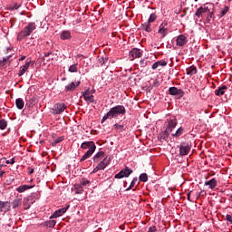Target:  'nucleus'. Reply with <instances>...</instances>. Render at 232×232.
Segmentation results:
<instances>
[{
    "mask_svg": "<svg viewBox=\"0 0 232 232\" xmlns=\"http://www.w3.org/2000/svg\"><path fill=\"white\" fill-rule=\"evenodd\" d=\"M225 220H227V222H229V224H232V216L227 214L225 218Z\"/></svg>",
    "mask_w": 232,
    "mask_h": 232,
    "instance_id": "obj_47",
    "label": "nucleus"
},
{
    "mask_svg": "<svg viewBox=\"0 0 232 232\" xmlns=\"http://www.w3.org/2000/svg\"><path fill=\"white\" fill-rule=\"evenodd\" d=\"M55 224H57V221L55 220H49L46 222L47 227H55Z\"/></svg>",
    "mask_w": 232,
    "mask_h": 232,
    "instance_id": "obj_38",
    "label": "nucleus"
},
{
    "mask_svg": "<svg viewBox=\"0 0 232 232\" xmlns=\"http://www.w3.org/2000/svg\"><path fill=\"white\" fill-rule=\"evenodd\" d=\"M64 110H66V104H64L63 102H58L53 106V113L54 115H61V113H63V111H64Z\"/></svg>",
    "mask_w": 232,
    "mask_h": 232,
    "instance_id": "obj_9",
    "label": "nucleus"
},
{
    "mask_svg": "<svg viewBox=\"0 0 232 232\" xmlns=\"http://www.w3.org/2000/svg\"><path fill=\"white\" fill-rule=\"evenodd\" d=\"M156 20H157V14L152 13V14L150 15V18H149L148 23H149V24L155 23Z\"/></svg>",
    "mask_w": 232,
    "mask_h": 232,
    "instance_id": "obj_34",
    "label": "nucleus"
},
{
    "mask_svg": "<svg viewBox=\"0 0 232 232\" xmlns=\"http://www.w3.org/2000/svg\"><path fill=\"white\" fill-rule=\"evenodd\" d=\"M126 115V107L124 105H116L109 110V111L102 117V123L111 119H117V117H122Z\"/></svg>",
    "mask_w": 232,
    "mask_h": 232,
    "instance_id": "obj_1",
    "label": "nucleus"
},
{
    "mask_svg": "<svg viewBox=\"0 0 232 232\" xmlns=\"http://www.w3.org/2000/svg\"><path fill=\"white\" fill-rule=\"evenodd\" d=\"M21 5L14 4L13 7H9V10H19Z\"/></svg>",
    "mask_w": 232,
    "mask_h": 232,
    "instance_id": "obj_48",
    "label": "nucleus"
},
{
    "mask_svg": "<svg viewBox=\"0 0 232 232\" xmlns=\"http://www.w3.org/2000/svg\"><path fill=\"white\" fill-rule=\"evenodd\" d=\"M225 90H227V86L222 85L221 87H218L215 91V95H217L218 97L224 95V93H226Z\"/></svg>",
    "mask_w": 232,
    "mask_h": 232,
    "instance_id": "obj_18",
    "label": "nucleus"
},
{
    "mask_svg": "<svg viewBox=\"0 0 232 232\" xmlns=\"http://www.w3.org/2000/svg\"><path fill=\"white\" fill-rule=\"evenodd\" d=\"M218 181L216 179H212L205 182V186H208L209 189H215L217 188Z\"/></svg>",
    "mask_w": 232,
    "mask_h": 232,
    "instance_id": "obj_19",
    "label": "nucleus"
},
{
    "mask_svg": "<svg viewBox=\"0 0 232 232\" xmlns=\"http://www.w3.org/2000/svg\"><path fill=\"white\" fill-rule=\"evenodd\" d=\"M6 204H8V202H3L0 200V213H3V208L5 206H6Z\"/></svg>",
    "mask_w": 232,
    "mask_h": 232,
    "instance_id": "obj_45",
    "label": "nucleus"
},
{
    "mask_svg": "<svg viewBox=\"0 0 232 232\" xmlns=\"http://www.w3.org/2000/svg\"><path fill=\"white\" fill-rule=\"evenodd\" d=\"M214 17H215V13L209 11V13L207 16V22L208 23H212Z\"/></svg>",
    "mask_w": 232,
    "mask_h": 232,
    "instance_id": "obj_33",
    "label": "nucleus"
},
{
    "mask_svg": "<svg viewBox=\"0 0 232 232\" xmlns=\"http://www.w3.org/2000/svg\"><path fill=\"white\" fill-rule=\"evenodd\" d=\"M52 55V52H48L44 53V57H50Z\"/></svg>",
    "mask_w": 232,
    "mask_h": 232,
    "instance_id": "obj_55",
    "label": "nucleus"
},
{
    "mask_svg": "<svg viewBox=\"0 0 232 232\" xmlns=\"http://www.w3.org/2000/svg\"><path fill=\"white\" fill-rule=\"evenodd\" d=\"M131 173H133V169H130V167H125L114 176V179H124V177L128 178Z\"/></svg>",
    "mask_w": 232,
    "mask_h": 232,
    "instance_id": "obj_4",
    "label": "nucleus"
},
{
    "mask_svg": "<svg viewBox=\"0 0 232 232\" xmlns=\"http://www.w3.org/2000/svg\"><path fill=\"white\" fill-rule=\"evenodd\" d=\"M32 188H34V186L22 185V186L16 188V191H18V193H24V191H26L27 189H32Z\"/></svg>",
    "mask_w": 232,
    "mask_h": 232,
    "instance_id": "obj_24",
    "label": "nucleus"
},
{
    "mask_svg": "<svg viewBox=\"0 0 232 232\" xmlns=\"http://www.w3.org/2000/svg\"><path fill=\"white\" fill-rule=\"evenodd\" d=\"M102 64H104V63H106V60H104V58H102V60L101 61Z\"/></svg>",
    "mask_w": 232,
    "mask_h": 232,
    "instance_id": "obj_59",
    "label": "nucleus"
},
{
    "mask_svg": "<svg viewBox=\"0 0 232 232\" xmlns=\"http://www.w3.org/2000/svg\"><path fill=\"white\" fill-rule=\"evenodd\" d=\"M177 46H186L188 44V37L184 34H179L176 39Z\"/></svg>",
    "mask_w": 232,
    "mask_h": 232,
    "instance_id": "obj_11",
    "label": "nucleus"
},
{
    "mask_svg": "<svg viewBox=\"0 0 232 232\" xmlns=\"http://www.w3.org/2000/svg\"><path fill=\"white\" fill-rule=\"evenodd\" d=\"M160 66V62H156L152 64V70H157Z\"/></svg>",
    "mask_w": 232,
    "mask_h": 232,
    "instance_id": "obj_46",
    "label": "nucleus"
},
{
    "mask_svg": "<svg viewBox=\"0 0 232 232\" xmlns=\"http://www.w3.org/2000/svg\"><path fill=\"white\" fill-rule=\"evenodd\" d=\"M200 194H201V195H204V191H201Z\"/></svg>",
    "mask_w": 232,
    "mask_h": 232,
    "instance_id": "obj_62",
    "label": "nucleus"
},
{
    "mask_svg": "<svg viewBox=\"0 0 232 232\" xmlns=\"http://www.w3.org/2000/svg\"><path fill=\"white\" fill-rule=\"evenodd\" d=\"M34 173V169L29 168V175H32Z\"/></svg>",
    "mask_w": 232,
    "mask_h": 232,
    "instance_id": "obj_56",
    "label": "nucleus"
},
{
    "mask_svg": "<svg viewBox=\"0 0 232 232\" xmlns=\"http://www.w3.org/2000/svg\"><path fill=\"white\" fill-rule=\"evenodd\" d=\"M35 101H36L35 97H33L32 99H30L29 100L30 106H34V104H35Z\"/></svg>",
    "mask_w": 232,
    "mask_h": 232,
    "instance_id": "obj_49",
    "label": "nucleus"
},
{
    "mask_svg": "<svg viewBox=\"0 0 232 232\" xmlns=\"http://www.w3.org/2000/svg\"><path fill=\"white\" fill-rule=\"evenodd\" d=\"M168 137H169V130L167 129L165 130L161 131L159 135L160 140H166L168 139Z\"/></svg>",
    "mask_w": 232,
    "mask_h": 232,
    "instance_id": "obj_23",
    "label": "nucleus"
},
{
    "mask_svg": "<svg viewBox=\"0 0 232 232\" xmlns=\"http://www.w3.org/2000/svg\"><path fill=\"white\" fill-rule=\"evenodd\" d=\"M69 72H71V73H75V72H77V64H72L69 67Z\"/></svg>",
    "mask_w": 232,
    "mask_h": 232,
    "instance_id": "obj_39",
    "label": "nucleus"
},
{
    "mask_svg": "<svg viewBox=\"0 0 232 232\" xmlns=\"http://www.w3.org/2000/svg\"><path fill=\"white\" fill-rule=\"evenodd\" d=\"M24 59H26V56H22L19 61H24Z\"/></svg>",
    "mask_w": 232,
    "mask_h": 232,
    "instance_id": "obj_57",
    "label": "nucleus"
},
{
    "mask_svg": "<svg viewBox=\"0 0 232 232\" xmlns=\"http://www.w3.org/2000/svg\"><path fill=\"white\" fill-rule=\"evenodd\" d=\"M158 34L161 35V37H166L168 35V24L167 22H163L160 24L159 27Z\"/></svg>",
    "mask_w": 232,
    "mask_h": 232,
    "instance_id": "obj_10",
    "label": "nucleus"
},
{
    "mask_svg": "<svg viewBox=\"0 0 232 232\" xmlns=\"http://www.w3.org/2000/svg\"><path fill=\"white\" fill-rule=\"evenodd\" d=\"M68 208H70V205H68L65 208H59L58 210H56L53 215H52L50 217V218H59V217H63V215H64V213H66V211H68Z\"/></svg>",
    "mask_w": 232,
    "mask_h": 232,
    "instance_id": "obj_12",
    "label": "nucleus"
},
{
    "mask_svg": "<svg viewBox=\"0 0 232 232\" xmlns=\"http://www.w3.org/2000/svg\"><path fill=\"white\" fill-rule=\"evenodd\" d=\"M82 150H88L84 155L81 158L80 162L86 160V159H90L93 153H95V150H97V146H95V142L93 141H84L81 144Z\"/></svg>",
    "mask_w": 232,
    "mask_h": 232,
    "instance_id": "obj_2",
    "label": "nucleus"
},
{
    "mask_svg": "<svg viewBox=\"0 0 232 232\" xmlns=\"http://www.w3.org/2000/svg\"><path fill=\"white\" fill-rule=\"evenodd\" d=\"M5 229H8L10 227V225H4Z\"/></svg>",
    "mask_w": 232,
    "mask_h": 232,
    "instance_id": "obj_58",
    "label": "nucleus"
},
{
    "mask_svg": "<svg viewBox=\"0 0 232 232\" xmlns=\"http://www.w3.org/2000/svg\"><path fill=\"white\" fill-rule=\"evenodd\" d=\"M189 151H191V144L189 143H181L179 146V155L181 157H184L186 155H188V153H189Z\"/></svg>",
    "mask_w": 232,
    "mask_h": 232,
    "instance_id": "obj_7",
    "label": "nucleus"
},
{
    "mask_svg": "<svg viewBox=\"0 0 232 232\" xmlns=\"http://www.w3.org/2000/svg\"><path fill=\"white\" fill-rule=\"evenodd\" d=\"M160 63V66H168V63L166 61H158Z\"/></svg>",
    "mask_w": 232,
    "mask_h": 232,
    "instance_id": "obj_51",
    "label": "nucleus"
},
{
    "mask_svg": "<svg viewBox=\"0 0 232 232\" xmlns=\"http://www.w3.org/2000/svg\"><path fill=\"white\" fill-rule=\"evenodd\" d=\"M200 194H201V195H204V191H201Z\"/></svg>",
    "mask_w": 232,
    "mask_h": 232,
    "instance_id": "obj_63",
    "label": "nucleus"
},
{
    "mask_svg": "<svg viewBox=\"0 0 232 232\" xmlns=\"http://www.w3.org/2000/svg\"><path fill=\"white\" fill-rule=\"evenodd\" d=\"M102 157H104V151H99L93 156L94 162H99Z\"/></svg>",
    "mask_w": 232,
    "mask_h": 232,
    "instance_id": "obj_27",
    "label": "nucleus"
},
{
    "mask_svg": "<svg viewBox=\"0 0 232 232\" xmlns=\"http://www.w3.org/2000/svg\"><path fill=\"white\" fill-rule=\"evenodd\" d=\"M63 140H64V136H61V137L53 140L52 145L53 146H57V144H59V142H63Z\"/></svg>",
    "mask_w": 232,
    "mask_h": 232,
    "instance_id": "obj_32",
    "label": "nucleus"
},
{
    "mask_svg": "<svg viewBox=\"0 0 232 232\" xmlns=\"http://www.w3.org/2000/svg\"><path fill=\"white\" fill-rule=\"evenodd\" d=\"M84 101H86V102H95V99H94L93 95L84 98Z\"/></svg>",
    "mask_w": 232,
    "mask_h": 232,
    "instance_id": "obj_42",
    "label": "nucleus"
},
{
    "mask_svg": "<svg viewBox=\"0 0 232 232\" xmlns=\"http://www.w3.org/2000/svg\"><path fill=\"white\" fill-rule=\"evenodd\" d=\"M83 99H86V97H91L92 96V92L90 89H87L84 92H83Z\"/></svg>",
    "mask_w": 232,
    "mask_h": 232,
    "instance_id": "obj_43",
    "label": "nucleus"
},
{
    "mask_svg": "<svg viewBox=\"0 0 232 232\" xmlns=\"http://www.w3.org/2000/svg\"><path fill=\"white\" fill-rule=\"evenodd\" d=\"M22 202H23L22 198L14 199L12 202L13 209H16V208H19V206H21Z\"/></svg>",
    "mask_w": 232,
    "mask_h": 232,
    "instance_id": "obj_26",
    "label": "nucleus"
},
{
    "mask_svg": "<svg viewBox=\"0 0 232 232\" xmlns=\"http://www.w3.org/2000/svg\"><path fill=\"white\" fill-rule=\"evenodd\" d=\"M6 164H15V158L11 159V160H6Z\"/></svg>",
    "mask_w": 232,
    "mask_h": 232,
    "instance_id": "obj_52",
    "label": "nucleus"
},
{
    "mask_svg": "<svg viewBox=\"0 0 232 232\" xmlns=\"http://www.w3.org/2000/svg\"><path fill=\"white\" fill-rule=\"evenodd\" d=\"M147 232H157V227L155 226L150 227Z\"/></svg>",
    "mask_w": 232,
    "mask_h": 232,
    "instance_id": "obj_50",
    "label": "nucleus"
},
{
    "mask_svg": "<svg viewBox=\"0 0 232 232\" xmlns=\"http://www.w3.org/2000/svg\"><path fill=\"white\" fill-rule=\"evenodd\" d=\"M74 188L76 190L77 195L82 194L83 189L81 183L74 185Z\"/></svg>",
    "mask_w": 232,
    "mask_h": 232,
    "instance_id": "obj_31",
    "label": "nucleus"
},
{
    "mask_svg": "<svg viewBox=\"0 0 232 232\" xmlns=\"http://www.w3.org/2000/svg\"><path fill=\"white\" fill-rule=\"evenodd\" d=\"M30 68V62L26 61L25 64L20 67V71L18 72V76L21 77L28 72V69Z\"/></svg>",
    "mask_w": 232,
    "mask_h": 232,
    "instance_id": "obj_16",
    "label": "nucleus"
},
{
    "mask_svg": "<svg viewBox=\"0 0 232 232\" xmlns=\"http://www.w3.org/2000/svg\"><path fill=\"white\" fill-rule=\"evenodd\" d=\"M92 93H95V90L94 89L91 90V95H92Z\"/></svg>",
    "mask_w": 232,
    "mask_h": 232,
    "instance_id": "obj_60",
    "label": "nucleus"
},
{
    "mask_svg": "<svg viewBox=\"0 0 232 232\" xmlns=\"http://www.w3.org/2000/svg\"><path fill=\"white\" fill-rule=\"evenodd\" d=\"M150 64H151V62L148 57L142 58L141 60H140V68H146V66H150Z\"/></svg>",
    "mask_w": 232,
    "mask_h": 232,
    "instance_id": "obj_20",
    "label": "nucleus"
},
{
    "mask_svg": "<svg viewBox=\"0 0 232 232\" xmlns=\"http://www.w3.org/2000/svg\"><path fill=\"white\" fill-rule=\"evenodd\" d=\"M80 184L83 188V186H88V184H90V180H88L86 179H82L80 181Z\"/></svg>",
    "mask_w": 232,
    "mask_h": 232,
    "instance_id": "obj_40",
    "label": "nucleus"
},
{
    "mask_svg": "<svg viewBox=\"0 0 232 232\" xmlns=\"http://www.w3.org/2000/svg\"><path fill=\"white\" fill-rule=\"evenodd\" d=\"M79 84H81V82H78L76 84L73 82H71L70 84L65 86V92H73V90H75V88H77Z\"/></svg>",
    "mask_w": 232,
    "mask_h": 232,
    "instance_id": "obj_21",
    "label": "nucleus"
},
{
    "mask_svg": "<svg viewBox=\"0 0 232 232\" xmlns=\"http://www.w3.org/2000/svg\"><path fill=\"white\" fill-rule=\"evenodd\" d=\"M197 73V67L190 66L188 69H187V75H196Z\"/></svg>",
    "mask_w": 232,
    "mask_h": 232,
    "instance_id": "obj_28",
    "label": "nucleus"
},
{
    "mask_svg": "<svg viewBox=\"0 0 232 232\" xmlns=\"http://www.w3.org/2000/svg\"><path fill=\"white\" fill-rule=\"evenodd\" d=\"M207 12H209V7L208 6H201L198 9H197L195 15L200 19L202 17L203 14H207Z\"/></svg>",
    "mask_w": 232,
    "mask_h": 232,
    "instance_id": "obj_15",
    "label": "nucleus"
},
{
    "mask_svg": "<svg viewBox=\"0 0 232 232\" xmlns=\"http://www.w3.org/2000/svg\"><path fill=\"white\" fill-rule=\"evenodd\" d=\"M140 182H148V174L142 173L140 175Z\"/></svg>",
    "mask_w": 232,
    "mask_h": 232,
    "instance_id": "obj_36",
    "label": "nucleus"
},
{
    "mask_svg": "<svg viewBox=\"0 0 232 232\" xmlns=\"http://www.w3.org/2000/svg\"><path fill=\"white\" fill-rule=\"evenodd\" d=\"M227 12H229V7L225 6V7L221 10V12H220V14H219V17H224V15H226V14H227Z\"/></svg>",
    "mask_w": 232,
    "mask_h": 232,
    "instance_id": "obj_37",
    "label": "nucleus"
},
{
    "mask_svg": "<svg viewBox=\"0 0 232 232\" xmlns=\"http://www.w3.org/2000/svg\"><path fill=\"white\" fill-rule=\"evenodd\" d=\"M15 105L18 110H23L24 108V101L21 98L15 100Z\"/></svg>",
    "mask_w": 232,
    "mask_h": 232,
    "instance_id": "obj_25",
    "label": "nucleus"
},
{
    "mask_svg": "<svg viewBox=\"0 0 232 232\" xmlns=\"http://www.w3.org/2000/svg\"><path fill=\"white\" fill-rule=\"evenodd\" d=\"M8 126V122L5 120L0 121V130H5Z\"/></svg>",
    "mask_w": 232,
    "mask_h": 232,
    "instance_id": "obj_35",
    "label": "nucleus"
},
{
    "mask_svg": "<svg viewBox=\"0 0 232 232\" xmlns=\"http://www.w3.org/2000/svg\"><path fill=\"white\" fill-rule=\"evenodd\" d=\"M137 182V178H134L132 179V181L130 182V185L128 188H126V191H130V189H131L134 186H135V183Z\"/></svg>",
    "mask_w": 232,
    "mask_h": 232,
    "instance_id": "obj_41",
    "label": "nucleus"
},
{
    "mask_svg": "<svg viewBox=\"0 0 232 232\" xmlns=\"http://www.w3.org/2000/svg\"><path fill=\"white\" fill-rule=\"evenodd\" d=\"M4 174H5V171H2L0 174V177H3Z\"/></svg>",
    "mask_w": 232,
    "mask_h": 232,
    "instance_id": "obj_61",
    "label": "nucleus"
},
{
    "mask_svg": "<svg viewBox=\"0 0 232 232\" xmlns=\"http://www.w3.org/2000/svg\"><path fill=\"white\" fill-rule=\"evenodd\" d=\"M200 194H201V195H204V191H201Z\"/></svg>",
    "mask_w": 232,
    "mask_h": 232,
    "instance_id": "obj_64",
    "label": "nucleus"
},
{
    "mask_svg": "<svg viewBox=\"0 0 232 232\" xmlns=\"http://www.w3.org/2000/svg\"><path fill=\"white\" fill-rule=\"evenodd\" d=\"M129 57L130 61H135V59L142 57V51H140L139 48H133L131 51H130Z\"/></svg>",
    "mask_w": 232,
    "mask_h": 232,
    "instance_id": "obj_8",
    "label": "nucleus"
},
{
    "mask_svg": "<svg viewBox=\"0 0 232 232\" xmlns=\"http://www.w3.org/2000/svg\"><path fill=\"white\" fill-rule=\"evenodd\" d=\"M191 193H192V191H189V192L187 194V199L188 200V202H191Z\"/></svg>",
    "mask_w": 232,
    "mask_h": 232,
    "instance_id": "obj_53",
    "label": "nucleus"
},
{
    "mask_svg": "<svg viewBox=\"0 0 232 232\" xmlns=\"http://www.w3.org/2000/svg\"><path fill=\"white\" fill-rule=\"evenodd\" d=\"M141 28H142V30H145V32H148V33L151 32V30H152L151 24H150L149 22L143 24L141 25Z\"/></svg>",
    "mask_w": 232,
    "mask_h": 232,
    "instance_id": "obj_30",
    "label": "nucleus"
},
{
    "mask_svg": "<svg viewBox=\"0 0 232 232\" xmlns=\"http://www.w3.org/2000/svg\"><path fill=\"white\" fill-rule=\"evenodd\" d=\"M114 129L115 130H124V125H121L119 123L114 124Z\"/></svg>",
    "mask_w": 232,
    "mask_h": 232,
    "instance_id": "obj_44",
    "label": "nucleus"
},
{
    "mask_svg": "<svg viewBox=\"0 0 232 232\" xmlns=\"http://www.w3.org/2000/svg\"><path fill=\"white\" fill-rule=\"evenodd\" d=\"M177 124H179V122L177 121V120L175 118L169 120L168 121V125H167V129L169 133H171V131H173V130H175V128H177Z\"/></svg>",
    "mask_w": 232,
    "mask_h": 232,
    "instance_id": "obj_13",
    "label": "nucleus"
},
{
    "mask_svg": "<svg viewBox=\"0 0 232 232\" xmlns=\"http://www.w3.org/2000/svg\"><path fill=\"white\" fill-rule=\"evenodd\" d=\"M111 161V159L105 157L102 161H101L97 167L100 169V170L105 169L106 166H108L110 164V162Z\"/></svg>",
    "mask_w": 232,
    "mask_h": 232,
    "instance_id": "obj_14",
    "label": "nucleus"
},
{
    "mask_svg": "<svg viewBox=\"0 0 232 232\" xmlns=\"http://www.w3.org/2000/svg\"><path fill=\"white\" fill-rule=\"evenodd\" d=\"M183 133H184V128L179 127V128L177 130L176 133H172L171 136H172V137H175V138H178V137H180V135H182Z\"/></svg>",
    "mask_w": 232,
    "mask_h": 232,
    "instance_id": "obj_29",
    "label": "nucleus"
},
{
    "mask_svg": "<svg viewBox=\"0 0 232 232\" xmlns=\"http://www.w3.org/2000/svg\"><path fill=\"white\" fill-rule=\"evenodd\" d=\"M60 37L63 41L72 39V33L70 31H63Z\"/></svg>",
    "mask_w": 232,
    "mask_h": 232,
    "instance_id": "obj_22",
    "label": "nucleus"
},
{
    "mask_svg": "<svg viewBox=\"0 0 232 232\" xmlns=\"http://www.w3.org/2000/svg\"><path fill=\"white\" fill-rule=\"evenodd\" d=\"M34 202H35V194H31L27 198H24L23 201L24 209H30V207Z\"/></svg>",
    "mask_w": 232,
    "mask_h": 232,
    "instance_id": "obj_5",
    "label": "nucleus"
},
{
    "mask_svg": "<svg viewBox=\"0 0 232 232\" xmlns=\"http://www.w3.org/2000/svg\"><path fill=\"white\" fill-rule=\"evenodd\" d=\"M97 171H101V169H99L98 166H96L93 170H92V173H97Z\"/></svg>",
    "mask_w": 232,
    "mask_h": 232,
    "instance_id": "obj_54",
    "label": "nucleus"
},
{
    "mask_svg": "<svg viewBox=\"0 0 232 232\" xmlns=\"http://www.w3.org/2000/svg\"><path fill=\"white\" fill-rule=\"evenodd\" d=\"M37 28L35 22L29 23L20 33L17 34V41H23L26 37L32 35V32Z\"/></svg>",
    "mask_w": 232,
    "mask_h": 232,
    "instance_id": "obj_3",
    "label": "nucleus"
},
{
    "mask_svg": "<svg viewBox=\"0 0 232 232\" xmlns=\"http://www.w3.org/2000/svg\"><path fill=\"white\" fill-rule=\"evenodd\" d=\"M10 57H12L11 55L3 58V60L0 61V70H3V68H6L7 63L8 64H10Z\"/></svg>",
    "mask_w": 232,
    "mask_h": 232,
    "instance_id": "obj_17",
    "label": "nucleus"
},
{
    "mask_svg": "<svg viewBox=\"0 0 232 232\" xmlns=\"http://www.w3.org/2000/svg\"><path fill=\"white\" fill-rule=\"evenodd\" d=\"M169 95H174L178 97V99H182V97H184L185 94L184 90L179 89L177 87H169Z\"/></svg>",
    "mask_w": 232,
    "mask_h": 232,
    "instance_id": "obj_6",
    "label": "nucleus"
}]
</instances>
